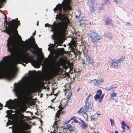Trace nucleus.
<instances>
[{
	"mask_svg": "<svg viewBox=\"0 0 133 133\" xmlns=\"http://www.w3.org/2000/svg\"><path fill=\"white\" fill-rule=\"evenodd\" d=\"M20 24V21L18 20V18H16L15 19H12L10 22L9 21V52L10 51V41L12 45L15 46L12 49L11 54L13 57L16 58L15 62L16 63H20V62H24L26 64H27L31 62L33 65H40L42 64V62L41 60H38L39 58L38 57L37 58V60L34 59V57L32 55L29 56L27 58H22L20 57L19 52L15 47L18 43L22 42L24 43H25L23 41L21 36L19 35L17 30Z\"/></svg>",
	"mask_w": 133,
	"mask_h": 133,
	"instance_id": "obj_1",
	"label": "nucleus"
},
{
	"mask_svg": "<svg viewBox=\"0 0 133 133\" xmlns=\"http://www.w3.org/2000/svg\"><path fill=\"white\" fill-rule=\"evenodd\" d=\"M59 9L60 12L58 15V17L59 20L62 22H59L56 25H60L58 27V30L59 32L62 33H64L65 30L68 28V25L70 22L69 19L67 15L68 13H67L69 11L71 10L72 7L69 4H66L62 6L61 4L57 5L55 9Z\"/></svg>",
	"mask_w": 133,
	"mask_h": 133,
	"instance_id": "obj_2",
	"label": "nucleus"
},
{
	"mask_svg": "<svg viewBox=\"0 0 133 133\" xmlns=\"http://www.w3.org/2000/svg\"><path fill=\"white\" fill-rule=\"evenodd\" d=\"M8 80V56L4 57L0 62V79Z\"/></svg>",
	"mask_w": 133,
	"mask_h": 133,
	"instance_id": "obj_3",
	"label": "nucleus"
},
{
	"mask_svg": "<svg viewBox=\"0 0 133 133\" xmlns=\"http://www.w3.org/2000/svg\"><path fill=\"white\" fill-rule=\"evenodd\" d=\"M56 24L55 22H54L53 24L54 25H50L48 23H46L45 24V26L46 27L47 26L51 27V31L53 32V34L52 36V37L54 39H55L57 36L58 35L60 36H62L65 35L66 34V29L65 30V32L63 33H62L59 32V31L58 30V28L59 26L60 25H56V24Z\"/></svg>",
	"mask_w": 133,
	"mask_h": 133,
	"instance_id": "obj_4",
	"label": "nucleus"
},
{
	"mask_svg": "<svg viewBox=\"0 0 133 133\" xmlns=\"http://www.w3.org/2000/svg\"><path fill=\"white\" fill-rule=\"evenodd\" d=\"M91 94H90L86 98L84 106V109L83 107H82L78 112L79 114L82 113V112H92L93 110L92 109V104L91 102L88 101V99L90 96H91Z\"/></svg>",
	"mask_w": 133,
	"mask_h": 133,
	"instance_id": "obj_5",
	"label": "nucleus"
},
{
	"mask_svg": "<svg viewBox=\"0 0 133 133\" xmlns=\"http://www.w3.org/2000/svg\"><path fill=\"white\" fill-rule=\"evenodd\" d=\"M89 36L91 38V41L93 44H95L94 46L97 47V45L96 42H99V40H102L103 38L97 33L95 32H92L89 34Z\"/></svg>",
	"mask_w": 133,
	"mask_h": 133,
	"instance_id": "obj_6",
	"label": "nucleus"
},
{
	"mask_svg": "<svg viewBox=\"0 0 133 133\" xmlns=\"http://www.w3.org/2000/svg\"><path fill=\"white\" fill-rule=\"evenodd\" d=\"M10 57L9 55V81L14 78L16 76V67H10Z\"/></svg>",
	"mask_w": 133,
	"mask_h": 133,
	"instance_id": "obj_7",
	"label": "nucleus"
},
{
	"mask_svg": "<svg viewBox=\"0 0 133 133\" xmlns=\"http://www.w3.org/2000/svg\"><path fill=\"white\" fill-rule=\"evenodd\" d=\"M26 129L25 125L21 124L18 126L16 133H30L29 131H25Z\"/></svg>",
	"mask_w": 133,
	"mask_h": 133,
	"instance_id": "obj_8",
	"label": "nucleus"
},
{
	"mask_svg": "<svg viewBox=\"0 0 133 133\" xmlns=\"http://www.w3.org/2000/svg\"><path fill=\"white\" fill-rule=\"evenodd\" d=\"M58 55H55L54 56V63L58 67L62 66L63 62V59L62 57H61L58 59V61H57V59L59 57Z\"/></svg>",
	"mask_w": 133,
	"mask_h": 133,
	"instance_id": "obj_9",
	"label": "nucleus"
},
{
	"mask_svg": "<svg viewBox=\"0 0 133 133\" xmlns=\"http://www.w3.org/2000/svg\"><path fill=\"white\" fill-rule=\"evenodd\" d=\"M94 97V98L96 101H98V102L100 103L102 100H101V96L102 95V91L101 90L99 89L97 91Z\"/></svg>",
	"mask_w": 133,
	"mask_h": 133,
	"instance_id": "obj_10",
	"label": "nucleus"
},
{
	"mask_svg": "<svg viewBox=\"0 0 133 133\" xmlns=\"http://www.w3.org/2000/svg\"><path fill=\"white\" fill-rule=\"evenodd\" d=\"M66 106V105L65 104H63L62 101L60 103V105L59 107V109L57 111L55 117L56 118H59L60 113Z\"/></svg>",
	"mask_w": 133,
	"mask_h": 133,
	"instance_id": "obj_11",
	"label": "nucleus"
},
{
	"mask_svg": "<svg viewBox=\"0 0 133 133\" xmlns=\"http://www.w3.org/2000/svg\"><path fill=\"white\" fill-rule=\"evenodd\" d=\"M14 91L16 95L20 99L21 96V89L19 85L15 86Z\"/></svg>",
	"mask_w": 133,
	"mask_h": 133,
	"instance_id": "obj_12",
	"label": "nucleus"
},
{
	"mask_svg": "<svg viewBox=\"0 0 133 133\" xmlns=\"http://www.w3.org/2000/svg\"><path fill=\"white\" fill-rule=\"evenodd\" d=\"M5 18L4 22V30H2L1 29V30L3 32H5L8 34V22L7 20V16L5 14Z\"/></svg>",
	"mask_w": 133,
	"mask_h": 133,
	"instance_id": "obj_13",
	"label": "nucleus"
},
{
	"mask_svg": "<svg viewBox=\"0 0 133 133\" xmlns=\"http://www.w3.org/2000/svg\"><path fill=\"white\" fill-rule=\"evenodd\" d=\"M104 81L103 79H101L98 80L96 79L92 80L91 82L92 84L96 85L98 86L101 83L103 82Z\"/></svg>",
	"mask_w": 133,
	"mask_h": 133,
	"instance_id": "obj_14",
	"label": "nucleus"
},
{
	"mask_svg": "<svg viewBox=\"0 0 133 133\" xmlns=\"http://www.w3.org/2000/svg\"><path fill=\"white\" fill-rule=\"evenodd\" d=\"M76 41L74 39H72L70 43H69V46L71 48V49L74 50L76 48Z\"/></svg>",
	"mask_w": 133,
	"mask_h": 133,
	"instance_id": "obj_15",
	"label": "nucleus"
},
{
	"mask_svg": "<svg viewBox=\"0 0 133 133\" xmlns=\"http://www.w3.org/2000/svg\"><path fill=\"white\" fill-rule=\"evenodd\" d=\"M81 121V124L80 122L79 123L80 125V126L81 128L83 129H85L88 127V125L86 123L82 120H80Z\"/></svg>",
	"mask_w": 133,
	"mask_h": 133,
	"instance_id": "obj_16",
	"label": "nucleus"
},
{
	"mask_svg": "<svg viewBox=\"0 0 133 133\" xmlns=\"http://www.w3.org/2000/svg\"><path fill=\"white\" fill-rule=\"evenodd\" d=\"M112 63H111V66H112L114 68H115L116 66H118V65L119 64V63L118 62L117 60L113 59L111 60Z\"/></svg>",
	"mask_w": 133,
	"mask_h": 133,
	"instance_id": "obj_17",
	"label": "nucleus"
},
{
	"mask_svg": "<svg viewBox=\"0 0 133 133\" xmlns=\"http://www.w3.org/2000/svg\"><path fill=\"white\" fill-rule=\"evenodd\" d=\"M64 87L65 88V89H64V91L65 92V94H66L70 90L71 85L70 84L67 83L64 86Z\"/></svg>",
	"mask_w": 133,
	"mask_h": 133,
	"instance_id": "obj_18",
	"label": "nucleus"
},
{
	"mask_svg": "<svg viewBox=\"0 0 133 133\" xmlns=\"http://www.w3.org/2000/svg\"><path fill=\"white\" fill-rule=\"evenodd\" d=\"M105 24L106 25H107L109 24H111L113 25L112 23V20L110 19L109 18L107 17L104 21Z\"/></svg>",
	"mask_w": 133,
	"mask_h": 133,
	"instance_id": "obj_19",
	"label": "nucleus"
},
{
	"mask_svg": "<svg viewBox=\"0 0 133 133\" xmlns=\"http://www.w3.org/2000/svg\"><path fill=\"white\" fill-rule=\"evenodd\" d=\"M86 60L88 61L89 63L92 66H94L93 60L90 56L87 57L86 58Z\"/></svg>",
	"mask_w": 133,
	"mask_h": 133,
	"instance_id": "obj_20",
	"label": "nucleus"
},
{
	"mask_svg": "<svg viewBox=\"0 0 133 133\" xmlns=\"http://www.w3.org/2000/svg\"><path fill=\"white\" fill-rule=\"evenodd\" d=\"M67 128L70 131H73L74 127L70 124H68L66 126Z\"/></svg>",
	"mask_w": 133,
	"mask_h": 133,
	"instance_id": "obj_21",
	"label": "nucleus"
},
{
	"mask_svg": "<svg viewBox=\"0 0 133 133\" xmlns=\"http://www.w3.org/2000/svg\"><path fill=\"white\" fill-rule=\"evenodd\" d=\"M32 90V88L30 86L28 85L26 87L25 89V91L26 92H31Z\"/></svg>",
	"mask_w": 133,
	"mask_h": 133,
	"instance_id": "obj_22",
	"label": "nucleus"
},
{
	"mask_svg": "<svg viewBox=\"0 0 133 133\" xmlns=\"http://www.w3.org/2000/svg\"><path fill=\"white\" fill-rule=\"evenodd\" d=\"M86 112H82L83 113V116L84 118L85 119L86 121H88V115Z\"/></svg>",
	"mask_w": 133,
	"mask_h": 133,
	"instance_id": "obj_23",
	"label": "nucleus"
},
{
	"mask_svg": "<svg viewBox=\"0 0 133 133\" xmlns=\"http://www.w3.org/2000/svg\"><path fill=\"white\" fill-rule=\"evenodd\" d=\"M76 117L75 116H74L72 117L71 118V120H74L73 121H71V123H73L74 122H75V123H78V121L76 119Z\"/></svg>",
	"mask_w": 133,
	"mask_h": 133,
	"instance_id": "obj_24",
	"label": "nucleus"
},
{
	"mask_svg": "<svg viewBox=\"0 0 133 133\" xmlns=\"http://www.w3.org/2000/svg\"><path fill=\"white\" fill-rule=\"evenodd\" d=\"M31 43L33 44H34L35 46L37 48H39L38 47L37 45L36 44H35V39L34 38H32L31 39Z\"/></svg>",
	"mask_w": 133,
	"mask_h": 133,
	"instance_id": "obj_25",
	"label": "nucleus"
},
{
	"mask_svg": "<svg viewBox=\"0 0 133 133\" xmlns=\"http://www.w3.org/2000/svg\"><path fill=\"white\" fill-rule=\"evenodd\" d=\"M83 53L84 54V56L86 58H87L88 57H90L88 55V53L87 52V51L85 50H83Z\"/></svg>",
	"mask_w": 133,
	"mask_h": 133,
	"instance_id": "obj_26",
	"label": "nucleus"
},
{
	"mask_svg": "<svg viewBox=\"0 0 133 133\" xmlns=\"http://www.w3.org/2000/svg\"><path fill=\"white\" fill-rule=\"evenodd\" d=\"M6 113L7 114L5 117V118H6V117L8 118V119H7L8 121L6 124V126L7 127L8 126V110H7Z\"/></svg>",
	"mask_w": 133,
	"mask_h": 133,
	"instance_id": "obj_27",
	"label": "nucleus"
},
{
	"mask_svg": "<svg viewBox=\"0 0 133 133\" xmlns=\"http://www.w3.org/2000/svg\"><path fill=\"white\" fill-rule=\"evenodd\" d=\"M117 94L115 93H113L110 95V97L111 98L113 99L114 97H116L117 96L116 95Z\"/></svg>",
	"mask_w": 133,
	"mask_h": 133,
	"instance_id": "obj_28",
	"label": "nucleus"
},
{
	"mask_svg": "<svg viewBox=\"0 0 133 133\" xmlns=\"http://www.w3.org/2000/svg\"><path fill=\"white\" fill-rule=\"evenodd\" d=\"M103 5L101 4L99 5V6L98 8V10L99 11H101V10H103Z\"/></svg>",
	"mask_w": 133,
	"mask_h": 133,
	"instance_id": "obj_29",
	"label": "nucleus"
},
{
	"mask_svg": "<svg viewBox=\"0 0 133 133\" xmlns=\"http://www.w3.org/2000/svg\"><path fill=\"white\" fill-rule=\"evenodd\" d=\"M95 129L94 128H91L90 131L88 132V133H94V132H96Z\"/></svg>",
	"mask_w": 133,
	"mask_h": 133,
	"instance_id": "obj_30",
	"label": "nucleus"
},
{
	"mask_svg": "<svg viewBox=\"0 0 133 133\" xmlns=\"http://www.w3.org/2000/svg\"><path fill=\"white\" fill-rule=\"evenodd\" d=\"M57 130H58V129H57ZM64 132V131L63 130H62V129L61 130H60L59 131L58 130H57L56 132H51V133H65V132H63L62 131Z\"/></svg>",
	"mask_w": 133,
	"mask_h": 133,
	"instance_id": "obj_31",
	"label": "nucleus"
},
{
	"mask_svg": "<svg viewBox=\"0 0 133 133\" xmlns=\"http://www.w3.org/2000/svg\"><path fill=\"white\" fill-rule=\"evenodd\" d=\"M124 58V56H122V57L121 58L117 60L118 62L119 63L120 61H123L124 59L125 58Z\"/></svg>",
	"mask_w": 133,
	"mask_h": 133,
	"instance_id": "obj_32",
	"label": "nucleus"
},
{
	"mask_svg": "<svg viewBox=\"0 0 133 133\" xmlns=\"http://www.w3.org/2000/svg\"><path fill=\"white\" fill-rule=\"evenodd\" d=\"M72 95V92L71 91H70L69 92L68 94V95L67 97L68 99L69 98H70L71 96Z\"/></svg>",
	"mask_w": 133,
	"mask_h": 133,
	"instance_id": "obj_33",
	"label": "nucleus"
},
{
	"mask_svg": "<svg viewBox=\"0 0 133 133\" xmlns=\"http://www.w3.org/2000/svg\"><path fill=\"white\" fill-rule=\"evenodd\" d=\"M90 10L91 11V13H92L94 11V7L93 6H91L90 7Z\"/></svg>",
	"mask_w": 133,
	"mask_h": 133,
	"instance_id": "obj_34",
	"label": "nucleus"
},
{
	"mask_svg": "<svg viewBox=\"0 0 133 133\" xmlns=\"http://www.w3.org/2000/svg\"><path fill=\"white\" fill-rule=\"evenodd\" d=\"M79 23L80 24H83L85 23V21L83 19L80 20L79 21Z\"/></svg>",
	"mask_w": 133,
	"mask_h": 133,
	"instance_id": "obj_35",
	"label": "nucleus"
},
{
	"mask_svg": "<svg viewBox=\"0 0 133 133\" xmlns=\"http://www.w3.org/2000/svg\"><path fill=\"white\" fill-rule=\"evenodd\" d=\"M19 116L21 118V119H22L25 117L24 116V114H23L21 113H20Z\"/></svg>",
	"mask_w": 133,
	"mask_h": 133,
	"instance_id": "obj_36",
	"label": "nucleus"
},
{
	"mask_svg": "<svg viewBox=\"0 0 133 133\" xmlns=\"http://www.w3.org/2000/svg\"><path fill=\"white\" fill-rule=\"evenodd\" d=\"M21 110L23 112H24V111L26 109H25L24 108L22 105L21 106V107L20 108Z\"/></svg>",
	"mask_w": 133,
	"mask_h": 133,
	"instance_id": "obj_37",
	"label": "nucleus"
},
{
	"mask_svg": "<svg viewBox=\"0 0 133 133\" xmlns=\"http://www.w3.org/2000/svg\"><path fill=\"white\" fill-rule=\"evenodd\" d=\"M118 85L117 84H113L111 85V88H117L118 87Z\"/></svg>",
	"mask_w": 133,
	"mask_h": 133,
	"instance_id": "obj_38",
	"label": "nucleus"
},
{
	"mask_svg": "<svg viewBox=\"0 0 133 133\" xmlns=\"http://www.w3.org/2000/svg\"><path fill=\"white\" fill-rule=\"evenodd\" d=\"M91 120H93L94 121H95L97 117H95V115H91Z\"/></svg>",
	"mask_w": 133,
	"mask_h": 133,
	"instance_id": "obj_39",
	"label": "nucleus"
},
{
	"mask_svg": "<svg viewBox=\"0 0 133 133\" xmlns=\"http://www.w3.org/2000/svg\"><path fill=\"white\" fill-rule=\"evenodd\" d=\"M29 51H31L34 55H36V53L34 51L32 50L31 49H29Z\"/></svg>",
	"mask_w": 133,
	"mask_h": 133,
	"instance_id": "obj_40",
	"label": "nucleus"
},
{
	"mask_svg": "<svg viewBox=\"0 0 133 133\" xmlns=\"http://www.w3.org/2000/svg\"><path fill=\"white\" fill-rule=\"evenodd\" d=\"M110 121L111 123V125L112 126L114 123V122L112 119H110Z\"/></svg>",
	"mask_w": 133,
	"mask_h": 133,
	"instance_id": "obj_41",
	"label": "nucleus"
},
{
	"mask_svg": "<svg viewBox=\"0 0 133 133\" xmlns=\"http://www.w3.org/2000/svg\"><path fill=\"white\" fill-rule=\"evenodd\" d=\"M110 0H105L104 2L105 3H110Z\"/></svg>",
	"mask_w": 133,
	"mask_h": 133,
	"instance_id": "obj_42",
	"label": "nucleus"
},
{
	"mask_svg": "<svg viewBox=\"0 0 133 133\" xmlns=\"http://www.w3.org/2000/svg\"><path fill=\"white\" fill-rule=\"evenodd\" d=\"M77 14L79 17L81 15V11L80 10H78L77 11Z\"/></svg>",
	"mask_w": 133,
	"mask_h": 133,
	"instance_id": "obj_43",
	"label": "nucleus"
},
{
	"mask_svg": "<svg viewBox=\"0 0 133 133\" xmlns=\"http://www.w3.org/2000/svg\"><path fill=\"white\" fill-rule=\"evenodd\" d=\"M121 125L122 126H126V124H125V123L124 122V121H123L122 122Z\"/></svg>",
	"mask_w": 133,
	"mask_h": 133,
	"instance_id": "obj_44",
	"label": "nucleus"
},
{
	"mask_svg": "<svg viewBox=\"0 0 133 133\" xmlns=\"http://www.w3.org/2000/svg\"><path fill=\"white\" fill-rule=\"evenodd\" d=\"M34 73L32 71H29V75H30L32 76L34 75Z\"/></svg>",
	"mask_w": 133,
	"mask_h": 133,
	"instance_id": "obj_45",
	"label": "nucleus"
},
{
	"mask_svg": "<svg viewBox=\"0 0 133 133\" xmlns=\"http://www.w3.org/2000/svg\"><path fill=\"white\" fill-rule=\"evenodd\" d=\"M4 107L8 108V101L6 102V104Z\"/></svg>",
	"mask_w": 133,
	"mask_h": 133,
	"instance_id": "obj_46",
	"label": "nucleus"
},
{
	"mask_svg": "<svg viewBox=\"0 0 133 133\" xmlns=\"http://www.w3.org/2000/svg\"><path fill=\"white\" fill-rule=\"evenodd\" d=\"M88 1L89 2H91L92 4H93L95 2V0H88Z\"/></svg>",
	"mask_w": 133,
	"mask_h": 133,
	"instance_id": "obj_47",
	"label": "nucleus"
},
{
	"mask_svg": "<svg viewBox=\"0 0 133 133\" xmlns=\"http://www.w3.org/2000/svg\"><path fill=\"white\" fill-rule=\"evenodd\" d=\"M125 126H122V128L123 130V131H122V132H124L125 131Z\"/></svg>",
	"mask_w": 133,
	"mask_h": 133,
	"instance_id": "obj_48",
	"label": "nucleus"
},
{
	"mask_svg": "<svg viewBox=\"0 0 133 133\" xmlns=\"http://www.w3.org/2000/svg\"><path fill=\"white\" fill-rule=\"evenodd\" d=\"M3 105L0 102V110L2 109L3 108Z\"/></svg>",
	"mask_w": 133,
	"mask_h": 133,
	"instance_id": "obj_49",
	"label": "nucleus"
},
{
	"mask_svg": "<svg viewBox=\"0 0 133 133\" xmlns=\"http://www.w3.org/2000/svg\"><path fill=\"white\" fill-rule=\"evenodd\" d=\"M81 54V53L79 51H78L76 53V54L77 55H79V56H80Z\"/></svg>",
	"mask_w": 133,
	"mask_h": 133,
	"instance_id": "obj_50",
	"label": "nucleus"
},
{
	"mask_svg": "<svg viewBox=\"0 0 133 133\" xmlns=\"http://www.w3.org/2000/svg\"><path fill=\"white\" fill-rule=\"evenodd\" d=\"M6 41H7V50L8 51V38L7 40Z\"/></svg>",
	"mask_w": 133,
	"mask_h": 133,
	"instance_id": "obj_51",
	"label": "nucleus"
},
{
	"mask_svg": "<svg viewBox=\"0 0 133 133\" xmlns=\"http://www.w3.org/2000/svg\"><path fill=\"white\" fill-rule=\"evenodd\" d=\"M104 95V94H103L101 96V100H103Z\"/></svg>",
	"mask_w": 133,
	"mask_h": 133,
	"instance_id": "obj_52",
	"label": "nucleus"
},
{
	"mask_svg": "<svg viewBox=\"0 0 133 133\" xmlns=\"http://www.w3.org/2000/svg\"><path fill=\"white\" fill-rule=\"evenodd\" d=\"M31 103L32 105H34L35 103V102H34V101H31Z\"/></svg>",
	"mask_w": 133,
	"mask_h": 133,
	"instance_id": "obj_53",
	"label": "nucleus"
},
{
	"mask_svg": "<svg viewBox=\"0 0 133 133\" xmlns=\"http://www.w3.org/2000/svg\"><path fill=\"white\" fill-rule=\"evenodd\" d=\"M82 64H83V65H84V64L85 63V61L84 60V59H83L82 60Z\"/></svg>",
	"mask_w": 133,
	"mask_h": 133,
	"instance_id": "obj_54",
	"label": "nucleus"
},
{
	"mask_svg": "<svg viewBox=\"0 0 133 133\" xmlns=\"http://www.w3.org/2000/svg\"><path fill=\"white\" fill-rule=\"evenodd\" d=\"M71 120H71V118H70V120H68V121H67V122H67V123H69L70 122V121H71Z\"/></svg>",
	"mask_w": 133,
	"mask_h": 133,
	"instance_id": "obj_55",
	"label": "nucleus"
},
{
	"mask_svg": "<svg viewBox=\"0 0 133 133\" xmlns=\"http://www.w3.org/2000/svg\"><path fill=\"white\" fill-rule=\"evenodd\" d=\"M10 110H9V119H10Z\"/></svg>",
	"mask_w": 133,
	"mask_h": 133,
	"instance_id": "obj_56",
	"label": "nucleus"
},
{
	"mask_svg": "<svg viewBox=\"0 0 133 133\" xmlns=\"http://www.w3.org/2000/svg\"><path fill=\"white\" fill-rule=\"evenodd\" d=\"M11 101V99L9 100V109H10V105L9 104V103L10 102V101Z\"/></svg>",
	"mask_w": 133,
	"mask_h": 133,
	"instance_id": "obj_57",
	"label": "nucleus"
},
{
	"mask_svg": "<svg viewBox=\"0 0 133 133\" xmlns=\"http://www.w3.org/2000/svg\"><path fill=\"white\" fill-rule=\"evenodd\" d=\"M114 2H115L116 3H117L118 2V1H117V0H113Z\"/></svg>",
	"mask_w": 133,
	"mask_h": 133,
	"instance_id": "obj_58",
	"label": "nucleus"
},
{
	"mask_svg": "<svg viewBox=\"0 0 133 133\" xmlns=\"http://www.w3.org/2000/svg\"><path fill=\"white\" fill-rule=\"evenodd\" d=\"M56 120H57V119H55L56 121H55V125H56V123H57V122L58 121H56Z\"/></svg>",
	"mask_w": 133,
	"mask_h": 133,
	"instance_id": "obj_59",
	"label": "nucleus"
},
{
	"mask_svg": "<svg viewBox=\"0 0 133 133\" xmlns=\"http://www.w3.org/2000/svg\"><path fill=\"white\" fill-rule=\"evenodd\" d=\"M111 133H114V132H111ZM115 133H118V131H115Z\"/></svg>",
	"mask_w": 133,
	"mask_h": 133,
	"instance_id": "obj_60",
	"label": "nucleus"
},
{
	"mask_svg": "<svg viewBox=\"0 0 133 133\" xmlns=\"http://www.w3.org/2000/svg\"><path fill=\"white\" fill-rule=\"evenodd\" d=\"M108 35L110 36V37H111V34L110 33H109L108 34Z\"/></svg>",
	"mask_w": 133,
	"mask_h": 133,
	"instance_id": "obj_61",
	"label": "nucleus"
},
{
	"mask_svg": "<svg viewBox=\"0 0 133 133\" xmlns=\"http://www.w3.org/2000/svg\"><path fill=\"white\" fill-rule=\"evenodd\" d=\"M55 9V8L54 9V10L55 11H56L57 10H58L57 9Z\"/></svg>",
	"mask_w": 133,
	"mask_h": 133,
	"instance_id": "obj_62",
	"label": "nucleus"
},
{
	"mask_svg": "<svg viewBox=\"0 0 133 133\" xmlns=\"http://www.w3.org/2000/svg\"><path fill=\"white\" fill-rule=\"evenodd\" d=\"M65 112V111H63L62 113H61V114H64V113Z\"/></svg>",
	"mask_w": 133,
	"mask_h": 133,
	"instance_id": "obj_63",
	"label": "nucleus"
},
{
	"mask_svg": "<svg viewBox=\"0 0 133 133\" xmlns=\"http://www.w3.org/2000/svg\"><path fill=\"white\" fill-rule=\"evenodd\" d=\"M126 126L128 128V129H129V127L128 126L126 125Z\"/></svg>",
	"mask_w": 133,
	"mask_h": 133,
	"instance_id": "obj_64",
	"label": "nucleus"
}]
</instances>
